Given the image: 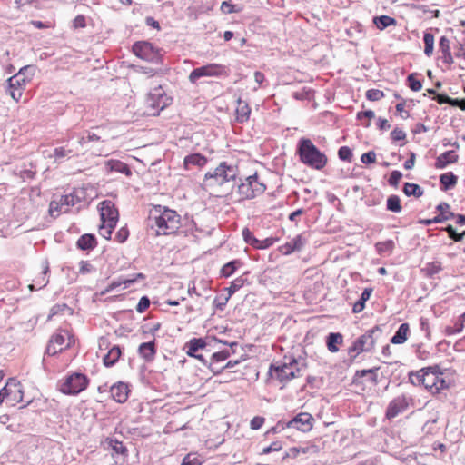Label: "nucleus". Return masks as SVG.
<instances>
[{
	"mask_svg": "<svg viewBox=\"0 0 465 465\" xmlns=\"http://www.w3.org/2000/svg\"><path fill=\"white\" fill-rule=\"evenodd\" d=\"M187 355L199 360L203 365L207 366V361L198 351L206 347V342L202 338H193L186 343Z\"/></svg>",
	"mask_w": 465,
	"mask_h": 465,
	"instance_id": "nucleus-18",
	"label": "nucleus"
},
{
	"mask_svg": "<svg viewBox=\"0 0 465 465\" xmlns=\"http://www.w3.org/2000/svg\"><path fill=\"white\" fill-rule=\"evenodd\" d=\"M121 355H122V351H121L120 346L114 345L112 348H110L108 352L103 358V362H104V366H106V367L114 366L118 361Z\"/></svg>",
	"mask_w": 465,
	"mask_h": 465,
	"instance_id": "nucleus-24",
	"label": "nucleus"
},
{
	"mask_svg": "<svg viewBox=\"0 0 465 465\" xmlns=\"http://www.w3.org/2000/svg\"><path fill=\"white\" fill-rule=\"evenodd\" d=\"M225 73V67L218 64H209L193 69L189 74V81L192 84L201 77H217Z\"/></svg>",
	"mask_w": 465,
	"mask_h": 465,
	"instance_id": "nucleus-11",
	"label": "nucleus"
},
{
	"mask_svg": "<svg viewBox=\"0 0 465 465\" xmlns=\"http://www.w3.org/2000/svg\"><path fill=\"white\" fill-rule=\"evenodd\" d=\"M51 343L57 344L59 346H62L65 341V335L62 333H56L54 334L51 339L49 340Z\"/></svg>",
	"mask_w": 465,
	"mask_h": 465,
	"instance_id": "nucleus-62",
	"label": "nucleus"
},
{
	"mask_svg": "<svg viewBox=\"0 0 465 465\" xmlns=\"http://www.w3.org/2000/svg\"><path fill=\"white\" fill-rule=\"evenodd\" d=\"M409 406V398L402 394L394 398L388 405L386 410V418L389 420L395 418L400 413L407 410Z\"/></svg>",
	"mask_w": 465,
	"mask_h": 465,
	"instance_id": "nucleus-15",
	"label": "nucleus"
},
{
	"mask_svg": "<svg viewBox=\"0 0 465 465\" xmlns=\"http://www.w3.org/2000/svg\"><path fill=\"white\" fill-rule=\"evenodd\" d=\"M372 292L371 288H365L361 295L360 300H358L354 304L352 311L354 313H359L365 308V302L370 299L371 294Z\"/></svg>",
	"mask_w": 465,
	"mask_h": 465,
	"instance_id": "nucleus-31",
	"label": "nucleus"
},
{
	"mask_svg": "<svg viewBox=\"0 0 465 465\" xmlns=\"http://www.w3.org/2000/svg\"><path fill=\"white\" fill-rule=\"evenodd\" d=\"M133 52L136 56L148 62L156 64L161 62V54L159 49L155 48L149 42H136L133 45Z\"/></svg>",
	"mask_w": 465,
	"mask_h": 465,
	"instance_id": "nucleus-10",
	"label": "nucleus"
},
{
	"mask_svg": "<svg viewBox=\"0 0 465 465\" xmlns=\"http://www.w3.org/2000/svg\"><path fill=\"white\" fill-rule=\"evenodd\" d=\"M108 165L112 171L124 173L127 176H130L132 174L129 166L126 163H122L120 161H109Z\"/></svg>",
	"mask_w": 465,
	"mask_h": 465,
	"instance_id": "nucleus-38",
	"label": "nucleus"
},
{
	"mask_svg": "<svg viewBox=\"0 0 465 465\" xmlns=\"http://www.w3.org/2000/svg\"><path fill=\"white\" fill-rule=\"evenodd\" d=\"M409 332V324L401 323L396 331L395 334L391 337V342L392 344H403L408 339Z\"/></svg>",
	"mask_w": 465,
	"mask_h": 465,
	"instance_id": "nucleus-25",
	"label": "nucleus"
},
{
	"mask_svg": "<svg viewBox=\"0 0 465 465\" xmlns=\"http://www.w3.org/2000/svg\"><path fill=\"white\" fill-rule=\"evenodd\" d=\"M403 193L407 196H414L419 198L423 194L421 187L416 183H405L403 186Z\"/></svg>",
	"mask_w": 465,
	"mask_h": 465,
	"instance_id": "nucleus-34",
	"label": "nucleus"
},
{
	"mask_svg": "<svg viewBox=\"0 0 465 465\" xmlns=\"http://www.w3.org/2000/svg\"><path fill=\"white\" fill-rule=\"evenodd\" d=\"M425 44L424 53L426 55L430 56L434 49V35L431 33L426 32L423 36Z\"/></svg>",
	"mask_w": 465,
	"mask_h": 465,
	"instance_id": "nucleus-42",
	"label": "nucleus"
},
{
	"mask_svg": "<svg viewBox=\"0 0 465 465\" xmlns=\"http://www.w3.org/2000/svg\"><path fill=\"white\" fill-rule=\"evenodd\" d=\"M361 161L364 164L374 163L376 161V153L374 151H370L361 155Z\"/></svg>",
	"mask_w": 465,
	"mask_h": 465,
	"instance_id": "nucleus-56",
	"label": "nucleus"
},
{
	"mask_svg": "<svg viewBox=\"0 0 465 465\" xmlns=\"http://www.w3.org/2000/svg\"><path fill=\"white\" fill-rule=\"evenodd\" d=\"M172 103V98L168 96L161 85L153 88L146 97V106L151 109L148 114L153 115L159 114Z\"/></svg>",
	"mask_w": 465,
	"mask_h": 465,
	"instance_id": "nucleus-7",
	"label": "nucleus"
},
{
	"mask_svg": "<svg viewBox=\"0 0 465 465\" xmlns=\"http://www.w3.org/2000/svg\"><path fill=\"white\" fill-rule=\"evenodd\" d=\"M28 71H30V74H34L35 67L32 65L24 66L19 70V72L16 74L13 75L7 80L8 87L9 89H11L10 94L15 100H18L22 95L20 87L25 84L26 80L24 77V75L25 72Z\"/></svg>",
	"mask_w": 465,
	"mask_h": 465,
	"instance_id": "nucleus-12",
	"label": "nucleus"
},
{
	"mask_svg": "<svg viewBox=\"0 0 465 465\" xmlns=\"http://www.w3.org/2000/svg\"><path fill=\"white\" fill-rule=\"evenodd\" d=\"M245 281H246V279H244L243 277L241 276V277L234 279L231 282L230 286L226 289L228 292V297H226V299H225L226 302L229 300V298L233 293H235L238 290H240L244 285Z\"/></svg>",
	"mask_w": 465,
	"mask_h": 465,
	"instance_id": "nucleus-41",
	"label": "nucleus"
},
{
	"mask_svg": "<svg viewBox=\"0 0 465 465\" xmlns=\"http://www.w3.org/2000/svg\"><path fill=\"white\" fill-rule=\"evenodd\" d=\"M135 282V279H123L118 281H113L104 291L102 292V294H106L110 292L111 291L120 287L121 285H124V289L129 287L131 284H133Z\"/></svg>",
	"mask_w": 465,
	"mask_h": 465,
	"instance_id": "nucleus-35",
	"label": "nucleus"
},
{
	"mask_svg": "<svg viewBox=\"0 0 465 465\" xmlns=\"http://www.w3.org/2000/svg\"><path fill=\"white\" fill-rule=\"evenodd\" d=\"M138 352L146 361H153L156 353L155 342L153 341L141 343Z\"/></svg>",
	"mask_w": 465,
	"mask_h": 465,
	"instance_id": "nucleus-22",
	"label": "nucleus"
},
{
	"mask_svg": "<svg viewBox=\"0 0 465 465\" xmlns=\"http://www.w3.org/2000/svg\"><path fill=\"white\" fill-rule=\"evenodd\" d=\"M305 369L306 362L304 360L284 356L283 361L281 364L271 365L269 373L272 377L279 380L280 382L285 383L295 377L302 376Z\"/></svg>",
	"mask_w": 465,
	"mask_h": 465,
	"instance_id": "nucleus-3",
	"label": "nucleus"
},
{
	"mask_svg": "<svg viewBox=\"0 0 465 465\" xmlns=\"http://www.w3.org/2000/svg\"><path fill=\"white\" fill-rule=\"evenodd\" d=\"M306 243V240L302 237V234L297 235L293 239H292L290 242H286L284 245H282L280 248V251L284 255H289L295 251H300L303 248V246Z\"/></svg>",
	"mask_w": 465,
	"mask_h": 465,
	"instance_id": "nucleus-20",
	"label": "nucleus"
},
{
	"mask_svg": "<svg viewBox=\"0 0 465 465\" xmlns=\"http://www.w3.org/2000/svg\"><path fill=\"white\" fill-rule=\"evenodd\" d=\"M338 156L342 161L351 162L353 154L350 147H340Z\"/></svg>",
	"mask_w": 465,
	"mask_h": 465,
	"instance_id": "nucleus-50",
	"label": "nucleus"
},
{
	"mask_svg": "<svg viewBox=\"0 0 465 465\" xmlns=\"http://www.w3.org/2000/svg\"><path fill=\"white\" fill-rule=\"evenodd\" d=\"M71 206H74L77 203H82L85 200L86 192L84 188L74 189L71 193L68 194Z\"/></svg>",
	"mask_w": 465,
	"mask_h": 465,
	"instance_id": "nucleus-39",
	"label": "nucleus"
},
{
	"mask_svg": "<svg viewBox=\"0 0 465 465\" xmlns=\"http://www.w3.org/2000/svg\"><path fill=\"white\" fill-rule=\"evenodd\" d=\"M24 391L19 381L11 378L6 384L0 390V405L5 401L11 406L22 401Z\"/></svg>",
	"mask_w": 465,
	"mask_h": 465,
	"instance_id": "nucleus-8",
	"label": "nucleus"
},
{
	"mask_svg": "<svg viewBox=\"0 0 465 465\" xmlns=\"http://www.w3.org/2000/svg\"><path fill=\"white\" fill-rule=\"evenodd\" d=\"M239 175L240 173L236 164L223 161L216 168L205 173L203 182L208 187L223 186L225 183H232L230 190H232Z\"/></svg>",
	"mask_w": 465,
	"mask_h": 465,
	"instance_id": "nucleus-2",
	"label": "nucleus"
},
{
	"mask_svg": "<svg viewBox=\"0 0 465 465\" xmlns=\"http://www.w3.org/2000/svg\"><path fill=\"white\" fill-rule=\"evenodd\" d=\"M394 242L392 240H387L385 242H380L375 244L376 251L381 255H389L394 249Z\"/></svg>",
	"mask_w": 465,
	"mask_h": 465,
	"instance_id": "nucleus-33",
	"label": "nucleus"
},
{
	"mask_svg": "<svg viewBox=\"0 0 465 465\" xmlns=\"http://www.w3.org/2000/svg\"><path fill=\"white\" fill-rule=\"evenodd\" d=\"M383 96V92L379 89H370L366 92V98L370 101H379Z\"/></svg>",
	"mask_w": 465,
	"mask_h": 465,
	"instance_id": "nucleus-52",
	"label": "nucleus"
},
{
	"mask_svg": "<svg viewBox=\"0 0 465 465\" xmlns=\"http://www.w3.org/2000/svg\"><path fill=\"white\" fill-rule=\"evenodd\" d=\"M313 421L314 419L310 413L302 412L286 422V427L294 428L302 432H309L313 427Z\"/></svg>",
	"mask_w": 465,
	"mask_h": 465,
	"instance_id": "nucleus-14",
	"label": "nucleus"
},
{
	"mask_svg": "<svg viewBox=\"0 0 465 465\" xmlns=\"http://www.w3.org/2000/svg\"><path fill=\"white\" fill-rule=\"evenodd\" d=\"M361 348H358L357 345L353 342L352 345L348 349V353L350 355V360L352 362L356 357L361 353Z\"/></svg>",
	"mask_w": 465,
	"mask_h": 465,
	"instance_id": "nucleus-63",
	"label": "nucleus"
},
{
	"mask_svg": "<svg viewBox=\"0 0 465 465\" xmlns=\"http://www.w3.org/2000/svg\"><path fill=\"white\" fill-rule=\"evenodd\" d=\"M464 324L458 319L453 326H448L445 328L446 335H453L460 332L463 330Z\"/></svg>",
	"mask_w": 465,
	"mask_h": 465,
	"instance_id": "nucleus-49",
	"label": "nucleus"
},
{
	"mask_svg": "<svg viewBox=\"0 0 465 465\" xmlns=\"http://www.w3.org/2000/svg\"><path fill=\"white\" fill-rule=\"evenodd\" d=\"M296 153L300 161L312 169L321 171L327 164V156L318 147H297Z\"/></svg>",
	"mask_w": 465,
	"mask_h": 465,
	"instance_id": "nucleus-5",
	"label": "nucleus"
},
{
	"mask_svg": "<svg viewBox=\"0 0 465 465\" xmlns=\"http://www.w3.org/2000/svg\"><path fill=\"white\" fill-rule=\"evenodd\" d=\"M73 25L74 28H84L86 26L85 17L82 15H77L73 21Z\"/></svg>",
	"mask_w": 465,
	"mask_h": 465,
	"instance_id": "nucleus-64",
	"label": "nucleus"
},
{
	"mask_svg": "<svg viewBox=\"0 0 465 465\" xmlns=\"http://www.w3.org/2000/svg\"><path fill=\"white\" fill-rule=\"evenodd\" d=\"M391 137L394 142L401 141L405 138V133L401 129L395 128L391 131Z\"/></svg>",
	"mask_w": 465,
	"mask_h": 465,
	"instance_id": "nucleus-59",
	"label": "nucleus"
},
{
	"mask_svg": "<svg viewBox=\"0 0 465 465\" xmlns=\"http://www.w3.org/2000/svg\"><path fill=\"white\" fill-rule=\"evenodd\" d=\"M438 383L440 384L438 387V400L440 399V395L441 392L440 390H452L456 387V374L452 370H444L441 371L440 366L438 365Z\"/></svg>",
	"mask_w": 465,
	"mask_h": 465,
	"instance_id": "nucleus-16",
	"label": "nucleus"
},
{
	"mask_svg": "<svg viewBox=\"0 0 465 465\" xmlns=\"http://www.w3.org/2000/svg\"><path fill=\"white\" fill-rule=\"evenodd\" d=\"M251 109L247 103L239 99L238 107L236 109V118L240 123H243L249 119Z\"/></svg>",
	"mask_w": 465,
	"mask_h": 465,
	"instance_id": "nucleus-30",
	"label": "nucleus"
},
{
	"mask_svg": "<svg viewBox=\"0 0 465 465\" xmlns=\"http://www.w3.org/2000/svg\"><path fill=\"white\" fill-rule=\"evenodd\" d=\"M231 355V352L229 350H223L218 352H214L212 354L211 360L215 362H221L225 361L227 358H229Z\"/></svg>",
	"mask_w": 465,
	"mask_h": 465,
	"instance_id": "nucleus-51",
	"label": "nucleus"
},
{
	"mask_svg": "<svg viewBox=\"0 0 465 465\" xmlns=\"http://www.w3.org/2000/svg\"><path fill=\"white\" fill-rule=\"evenodd\" d=\"M150 306V299L147 296H143L140 301L138 302V304L136 305V311L139 313H142L145 312L148 307Z\"/></svg>",
	"mask_w": 465,
	"mask_h": 465,
	"instance_id": "nucleus-54",
	"label": "nucleus"
},
{
	"mask_svg": "<svg viewBox=\"0 0 465 465\" xmlns=\"http://www.w3.org/2000/svg\"><path fill=\"white\" fill-rule=\"evenodd\" d=\"M96 237L92 233H85L80 236L76 242V246L82 251H90L96 247Z\"/></svg>",
	"mask_w": 465,
	"mask_h": 465,
	"instance_id": "nucleus-21",
	"label": "nucleus"
},
{
	"mask_svg": "<svg viewBox=\"0 0 465 465\" xmlns=\"http://www.w3.org/2000/svg\"><path fill=\"white\" fill-rule=\"evenodd\" d=\"M449 44H450V41L445 36H442L440 38V47L443 53V59H444L445 63H450V61H452Z\"/></svg>",
	"mask_w": 465,
	"mask_h": 465,
	"instance_id": "nucleus-43",
	"label": "nucleus"
},
{
	"mask_svg": "<svg viewBox=\"0 0 465 465\" xmlns=\"http://www.w3.org/2000/svg\"><path fill=\"white\" fill-rule=\"evenodd\" d=\"M207 160L200 153L188 155L183 160L184 167L189 170L192 166H203L206 163Z\"/></svg>",
	"mask_w": 465,
	"mask_h": 465,
	"instance_id": "nucleus-29",
	"label": "nucleus"
},
{
	"mask_svg": "<svg viewBox=\"0 0 465 465\" xmlns=\"http://www.w3.org/2000/svg\"><path fill=\"white\" fill-rule=\"evenodd\" d=\"M129 232L126 228H121L115 234V240L122 243L125 242L128 238Z\"/></svg>",
	"mask_w": 465,
	"mask_h": 465,
	"instance_id": "nucleus-57",
	"label": "nucleus"
},
{
	"mask_svg": "<svg viewBox=\"0 0 465 465\" xmlns=\"http://www.w3.org/2000/svg\"><path fill=\"white\" fill-rule=\"evenodd\" d=\"M379 369H380L379 367H374V368L368 369V370H360V371H356V376L361 378V377L366 376L367 374H371V382H373L374 384H377L378 383L377 371Z\"/></svg>",
	"mask_w": 465,
	"mask_h": 465,
	"instance_id": "nucleus-45",
	"label": "nucleus"
},
{
	"mask_svg": "<svg viewBox=\"0 0 465 465\" xmlns=\"http://www.w3.org/2000/svg\"><path fill=\"white\" fill-rule=\"evenodd\" d=\"M101 220L104 223L116 224L118 221V211L111 201H104L100 210Z\"/></svg>",
	"mask_w": 465,
	"mask_h": 465,
	"instance_id": "nucleus-17",
	"label": "nucleus"
},
{
	"mask_svg": "<svg viewBox=\"0 0 465 465\" xmlns=\"http://www.w3.org/2000/svg\"><path fill=\"white\" fill-rule=\"evenodd\" d=\"M454 217V213L450 211V205L447 203L438 204V223L449 220Z\"/></svg>",
	"mask_w": 465,
	"mask_h": 465,
	"instance_id": "nucleus-36",
	"label": "nucleus"
},
{
	"mask_svg": "<svg viewBox=\"0 0 465 465\" xmlns=\"http://www.w3.org/2000/svg\"><path fill=\"white\" fill-rule=\"evenodd\" d=\"M242 237L246 243L250 244L253 248L257 249V246H259L260 242L259 239H257L253 233L250 231L249 228H244L242 230Z\"/></svg>",
	"mask_w": 465,
	"mask_h": 465,
	"instance_id": "nucleus-44",
	"label": "nucleus"
},
{
	"mask_svg": "<svg viewBox=\"0 0 465 465\" xmlns=\"http://www.w3.org/2000/svg\"><path fill=\"white\" fill-rule=\"evenodd\" d=\"M65 309H68V306L64 303L54 305L50 310V314L48 316V319H51L53 316L62 312Z\"/></svg>",
	"mask_w": 465,
	"mask_h": 465,
	"instance_id": "nucleus-58",
	"label": "nucleus"
},
{
	"mask_svg": "<svg viewBox=\"0 0 465 465\" xmlns=\"http://www.w3.org/2000/svg\"><path fill=\"white\" fill-rule=\"evenodd\" d=\"M448 104L453 107H459L465 110V98H451L447 94L438 93V104Z\"/></svg>",
	"mask_w": 465,
	"mask_h": 465,
	"instance_id": "nucleus-28",
	"label": "nucleus"
},
{
	"mask_svg": "<svg viewBox=\"0 0 465 465\" xmlns=\"http://www.w3.org/2000/svg\"><path fill=\"white\" fill-rule=\"evenodd\" d=\"M99 136L95 134L94 133L91 134L88 133L86 135L82 136L81 140L79 141L80 144L86 143L89 142H98Z\"/></svg>",
	"mask_w": 465,
	"mask_h": 465,
	"instance_id": "nucleus-61",
	"label": "nucleus"
},
{
	"mask_svg": "<svg viewBox=\"0 0 465 465\" xmlns=\"http://www.w3.org/2000/svg\"><path fill=\"white\" fill-rule=\"evenodd\" d=\"M382 330L379 325L368 330L363 335L354 341L361 352L370 351L374 347L376 341L381 336Z\"/></svg>",
	"mask_w": 465,
	"mask_h": 465,
	"instance_id": "nucleus-13",
	"label": "nucleus"
},
{
	"mask_svg": "<svg viewBox=\"0 0 465 465\" xmlns=\"http://www.w3.org/2000/svg\"><path fill=\"white\" fill-rule=\"evenodd\" d=\"M89 384L88 377L81 372L68 374L60 383V391L66 395H77Z\"/></svg>",
	"mask_w": 465,
	"mask_h": 465,
	"instance_id": "nucleus-6",
	"label": "nucleus"
},
{
	"mask_svg": "<svg viewBox=\"0 0 465 465\" xmlns=\"http://www.w3.org/2000/svg\"><path fill=\"white\" fill-rule=\"evenodd\" d=\"M266 190L265 184L259 181L258 174L249 175L242 179L238 176L234 189L231 190L232 195H236V201L252 199L262 194Z\"/></svg>",
	"mask_w": 465,
	"mask_h": 465,
	"instance_id": "nucleus-4",
	"label": "nucleus"
},
{
	"mask_svg": "<svg viewBox=\"0 0 465 465\" xmlns=\"http://www.w3.org/2000/svg\"><path fill=\"white\" fill-rule=\"evenodd\" d=\"M401 177L402 173L400 171H392L388 181L389 184L393 187H397Z\"/></svg>",
	"mask_w": 465,
	"mask_h": 465,
	"instance_id": "nucleus-55",
	"label": "nucleus"
},
{
	"mask_svg": "<svg viewBox=\"0 0 465 465\" xmlns=\"http://www.w3.org/2000/svg\"><path fill=\"white\" fill-rule=\"evenodd\" d=\"M110 391L113 399L119 403H124L128 399L129 389L124 382L119 381L114 384Z\"/></svg>",
	"mask_w": 465,
	"mask_h": 465,
	"instance_id": "nucleus-19",
	"label": "nucleus"
},
{
	"mask_svg": "<svg viewBox=\"0 0 465 465\" xmlns=\"http://www.w3.org/2000/svg\"><path fill=\"white\" fill-rule=\"evenodd\" d=\"M386 208L392 213H400L402 209L401 200L398 195H390L387 198Z\"/></svg>",
	"mask_w": 465,
	"mask_h": 465,
	"instance_id": "nucleus-37",
	"label": "nucleus"
},
{
	"mask_svg": "<svg viewBox=\"0 0 465 465\" xmlns=\"http://www.w3.org/2000/svg\"><path fill=\"white\" fill-rule=\"evenodd\" d=\"M180 224V215L174 210L162 205L155 206L148 219V226L155 228L157 235L172 234L179 229Z\"/></svg>",
	"mask_w": 465,
	"mask_h": 465,
	"instance_id": "nucleus-1",
	"label": "nucleus"
},
{
	"mask_svg": "<svg viewBox=\"0 0 465 465\" xmlns=\"http://www.w3.org/2000/svg\"><path fill=\"white\" fill-rule=\"evenodd\" d=\"M458 154L454 150H450L438 156V169L445 168L448 164L458 161Z\"/></svg>",
	"mask_w": 465,
	"mask_h": 465,
	"instance_id": "nucleus-26",
	"label": "nucleus"
},
{
	"mask_svg": "<svg viewBox=\"0 0 465 465\" xmlns=\"http://www.w3.org/2000/svg\"><path fill=\"white\" fill-rule=\"evenodd\" d=\"M343 337L339 332H330L326 337V345L331 352H337L339 351V344H341Z\"/></svg>",
	"mask_w": 465,
	"mask_h": 465,
	"instance_id": "nucleus-27",
	"label": "nucleus"
},
{
	"mask_svg": "<svg viewBox=\"0 0 465 465\" xmlns=\"http://www.w3.org/2000/svg\"><path fill=\"white\" fill-rule=\"evenodd\" d=\"M410 380L411 383L422 385L434 394L433 389L436 387V365L422 368L415 374H411Z\"/></svg>",
	"mask_w": 465,
	"mask_h": 465,
	"instance_id": "nucleus-9",
	"label": "nucleus"
},
{
	"mask_svg": "<svg viewBox=\"0 0 465 465\" xmlns=\"http://www.w3.org/2000/svg\"><path fill=\"white\" fill-rule=\"evenodd\" d=\"M373 23L378 29L383 30L390 25H395L397 22L393 17L388 15H380L373 18Z\"/></svg>",
	"mask_w": 465,
	"mask_h": 465,
	"instance_id": "nucleus-32",
	"label": "nucleus"
},
{
	"mask_svg": "<svg viewBox=\"0 0 465 465\" xmlns=\"http://www.w3.org/2000/svg\"><path fill=\"white\" fill-rule=\"evenodd\" d=\"M201 460L195 454H187L181 465H201Z\"/></svg>",
	"mask_w": 465,
	"mask_h": 465,
	"instance_id": "nucleus-53",
	"label": "nucleus"
},
{
	"mask_svg": "<svg viewBox=\"0 0 465 465\" xmlns=\"http://www.w3.org/2000/svg\"><path fill=\"white\" fill-rule=\"evenodd\" d=\"M264 418L256 416L252 419L250 426L252 430H259L264 423Z\"/></svg>",
	"mask_w": 465,
	"mask_h": 465,
	"instance_id": "nucleus-60",
	"label": "nucleus"
},
{
	"mask_svg": "<svg viewBox=\"0 0 465 465\" xmlns=\"http://www.w3.org/2000/svg\"><path fill=\"white\" fill-rule=\"evenodd\" d=\"M240 264H241V262L239 260H233V261L227 262L226 264H224L222 267L221 274L226 278L232 276Z\"/></svg>",
	"mask_w": 465,
	"mask_h": 465,
	"instance_id": "nucleus-40",
	"label": "nucleus"
},
{
	"mask_svg": "<svg viewBox=\"0 0 465 465\" xmlns=\"http://www.w3.org/2000/svg\"><path fill=\"white\" fill-rule=\"evenodd\" d=\"M67 208H63V203L56 201H52L49 204V213L52 216H57L60 213H67Z\"/></svg>",
	"mask_w": 465,
	"mask_h": 465,
	"instance_id": "nucleus-46",
	"label": "nucleus"
},
{
	"mask_svg": "<svg viewBox=\"0 0 465 465\" xmlns=\"http://www.w3.org/2000/svg\"><path fill=\"white\" fill-rule=\"evenodd\" d=\"M407 82H408V86L412 90V91H420L422 87V84L420 83V80H418L416 77H415V74H411L408 76L407 78Z\"/></svg>",
	"mask_w": 465,
	"mask_h": 465,
	"instance_id": "nucleus-48",
	"label": "nucleus"
},
{
	"mask_svg": "<svg viewBox=\"0 0 465 465\" xmlns=\"http://www.w3.org/2000/svg\"><path fill=\"white\" fill-rule=\"evenodd\" d=\"M116 224H110L109 223H105L99 227V233L105 239H110L112 232Z\"/></svg>",
	"mask_w": 465,
	"mask_h": 465,
	"instance_id": "nucleus-47",
	"label": "nucleus"
},
{
	"mask_svg": "<svg viewBox=\"0 0 465 465\" xmlns=\"http://www.w3.org/2000/svg\"><path fill=\"white\" fill-rule=\"evenodd\" d=\"M458 183V176L452 172H448L440 175V189L444 192L453 189Z\"/></svg>",
	"mask_w": 465,
	"mask_h": 465,
	"instance_id": "nucleus-23",
	"label": "nucleus"
}]
</instances>
